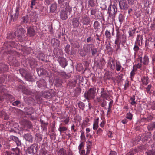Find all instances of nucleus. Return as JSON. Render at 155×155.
Masks as SVG:
<instances>
[{
  "label": "nucleus",
  "mask_w": 155,
  "mask_h": 155,
  "mask_svg": "<svg viewBox=\"0 0 155 155\" xmlns=\"http://www.w3.org/2000/svg\"><path fill=\"white\" fill-rule=\"evenodd\" d=\"M123 74L122 73L120 74L118 76H117V78L118 79V81H120L123 78Z\"/></svg>",
  "instance_id": "338daca9"
},
{
  "label": "nucleus",
  "mask_w": 155,
  "mask_h": 155,
  "mask_svg": "<svg viewBox=\"0 0 155 155\" xmlns=\"http://www.w3.org/2000/svg\"><path fill=\"white\" fill-rule=\"evenodd\" d=\"M45 70L43 68H37L36 71L38 75H43L44 74V72Z\"/></svg>",
  "instance_id": "8fccbe9b"
},
{
  "label": "nucleus",
  "mask_w": 155,
  "mask_h": 155,
  "mask_svg": "<svg viewBox=\"0 0 155 155\" xmlns=\"http://www.w3.org/2000/svg\"><path fill=\"white\" fill-rule=\"evenodd\" d=\"M62 80L59 78H57L55 80V85L57 87H60L62 85Z\"/></svg>",
  "instance_id": "37998d69"
},
{
  "label": "nucleus",
  "mask_w": 155,
  "mask_h": 155,
  "mask_svg": "<svg viewBox=\"0 0 155 155\" xmlns=\"http://www.w3.org/2000/svg\"><path fill=\"white\" fill-rule=\"evenodd\" d=\"M37 84L38 87L41 89H45L47 87V84L45 81L44 79L40 80L37 81Z\"/></svg>",
  "instance_id": "a211bd4d"
},
{
  "label": "nucleus",
  "mask_w": 155,
  "mask_h": 155,
  "mask_svg": "<svg viewBox=\"0 0 155 155\" xmlns=\"http://www.w3.org/2000/svg\"><path fill=\"white\" fill-rule=\"evenodd\" d=\"M57 75H61L66 78H67V77H68V76L66 74V73L63 71H61L60 72H58Z\"/></svg>",
  "instance_id": "864d4df0"
},
{
  "label": "nucleus",
  "mask_w": 155,
  "mask_h": 155,
  "mask_svg": "<svg viewBox=\"0 0 155 155\" xmlns=\"http://www.w3.org/2000/svg\"><path fill=\"white\" fill-rule=\"evenodd\" d=\"M143 84L145 85H147L149 82V78L147 77H143L141 78Z\"/></svg>",
  "instance_id": "79ce46f5"
},
{
  "label": "nucleus",
  "mask_w": 155,
  "mask_h": 155,
  "mask_svg": "<svg viewBox=\"0 0 155 155\" xmlns=\"http://www.w3.org/2000/svg\"><path fill=\"white\" fill-rule=\"evenodd\" d=\"M28 62L31 68H34L37 65L36 60L33 58H30L29 59Z\"/></svg>",
  "instance_id": "5701e85b"
},
{
  "label": "nucleus",
  "mask_w": 155,
  "mask_h": 155,
  "mask_svg": "<svg viewBox=\"0 0 155 155\" xmlns=\"http://www.w3.org/2000/svg\"><path fill=\"white\" fill-rule=\"evenodd\" d=\"M27 33L30 36H33L35 34V31L32 27H30L27 28Z\"/></svg>",
  "instance_id": "bb28decb"
},
{
  "label": "nucleus",
  "mask_w": 155,
  "mask_h": 155,
  "mask_svg": "<svg viewBox=\"0 0 155 155\" xmlns=\"http://www.w3.org/2000/svg\"><path fill=\"white\" fill-rule=\"evenodd\" d=\"M147 128L149 131H152L155 128V124L154 122L149 125L147 127Z\"/></svg>",
  "instance_id": "de8ad7c7"
},
{
  "label": "nucleus",
  "mask_w": 155,
  "mask_h": 155,
  "mask_svg": "<svg viewBox=\"0 0 155 155\" xmlns=\"http://www.w3.org/2000/svg\"><path fill=\"white\" fill-rule=\"evenodd\" d=\"M143 35L140 34L137 35L135 42V44L139 46H142L143 44Z\"/></svg>",
  "instance_id": "4468645a"
},
{
  "label": "nucleus",
  "mask_w": 155,
  "mask_h": 155,
  "mask_svg": "<svg viewBox=\"0 0 155 155\" xmlns=\"http://www.w3.org/2000/svg\"><path fill=\"white\" fill-rule=\"evenodd\" d=\"M135 96L134 95H133L130 97V100L131 101L130 103L132 105L134 106L136 105L137 104V103L135 101Z\"/></svg>",
  "instance_id": "49530a36"
},
{
  "label": "nucleus",
  "mask_w": 155,
  "mask_h": 155,
  "mask_svg": "<svg viewBox=\"0 0 155 155\" xmlns=\"http://www.w3.org/2000/svg\"><path fill=\"white\" fill-rule=\"evenodd\" d=\"M116 36L115 42H117L118 43H120L121 44L124 45L126 42V36L124 34H122L120 32L119 28H117L116 29Z\"/></svg>",
  "instance_id": "7ed1b4c3"
},
{
  "label": "nucleus",
  "mask_w": 155,
  "mask_h": 155,
  "mask_svg": "<svg viewBox=\"0 0 155 155\" xmlns=\"http://www.w3.org/2000/svg\"><path fill=\"white\" fill-rule=\"evenodd\" d=\"M70 43L71 45V49L73 51L75 48H78L80 47L79 43L75 40L71 39L70 40Z\"/></svg>",
  "instance_id": "f3484780"
},
{
  "label": "nucleus",
  "mask_w": 155,
  "mask_h": 155,
  "mask_svg": "<svg viewBox=\"0 0 155 155\" xmlns=\"http://www.w3.org/2000/svg\"><path fill=\"white\" fill-rule=\"evenodd\" d=\"M23 127L25 130H27L28 129H31L33 126L31 123L28 120L24 121L23 123Z\"/></svg>",
  "instance_id": "dca6fc26"
},
{
  "label": "nucleus",
  "mask_w": 155,
  "mask_h": 155,
  "mask_svg": "<svg viewBox=\"0 0 155 155\" xmlns=\"http://www.w3.org/2000/svg\"><path fill=\"white\" fill-rule=\"evenodd\" d=\"M23 137L28 141L32 143L33 141V137L30 134H25Z\"/></svg>",
  "instance_id": "a878e982"
},
{
  "label": "nucleus",
  "mask_w": 155,
  "mask_h": 155,
  "mask_svg": "<svg viewBox=\"0 0 155 155\" xmlns=\"http://www.w3.org/2000/svg\"><path fill=\"white\" fill-rule=\"evenodd\" d=\"M117 11V4L115 3H114L113 4H110L108 9L109 17L113 19H114Z\"/></svg>",
  "instance_id": "39448f33"
},
{
  "label": "nucleus",
  "mask_w": 155,
  "mask_h": 155,
  "mask_svg": "<svg viewBox=\"0 0 155 155\" xmlns=\"http://www.w3.org/2000/svg\"><path fill=\"white\" fill-rule=\"evenodd\" d=\"M5 89L1 90V93H0V101H3L5 100L9 101L11 102L15 100V98L12 95L8 94H5L4 91Z\"/></svg>",
  "instance_id": "423d86ee"
},
{
  "label": "nucleus",
  "mask_w": 155,
  "mask_h": 155,
  "mask_svg": "<svg viewBox=\"0 0 155 155\" xmlns=\"http://www.w3.org/2000/svg\"><path fill=\"white\" fill-rule=\"evenodd\" d=\"M132 115L130 112H129L127 113L126 115V118L127 119L131 120L132 118Z\"/></svg>",
  "instance_id": "774afa93"
},
{
  "label": "nucleus",
  "mask_w": 155,
  "mask_h": 155,
  "mask_svg": "<svg viewBox=\"0 0 155 155\" xmlns=\"http://www.w3.org/2000/svg\"><path fill=\"white\" fill-rule=\"evenodd\" d=\"M78 105L79 107L82 110H84L85 107V104L81 101H79L78 103Z\"/></svg>",
  "instance_id": "603ef678"
},
{
  "label": "nucleus",
  "mask_w": 155,
  "mask_h": 155,
  "mask_svg": "<svg viewBox=\"0 0 155 155\" xmlns=\"http://www.w3.org/2000/svg\"><path fill=\"white\" fill-rule=\"evenodd\" d=\"M57 4L56 3H53L51 4L50 7V12L51 13L55 12L57 10Z\"/></svg>",
  "instance_id": "7c9ffc66"
},
{
  "label": "nucleus",
  "mask_w": 155,
  "mask_h": 155,
  "mask_svg": "<svg viewBox=\"0 0 155 155\" xmlns=\"http://www.w3.org/2000/svg\"><path fill=\"white\" fill-rule=\"evenodd\" d=\"M80 17H77L74 18L72 21V25L74 27H78L80 24Z\"/></svg>",
  "instance_id": "b1692460"
},
{
  "label": "nucleus",
  "mask_w": 155,
  "mask_h": 155,
  "mask_svg": "<svg viewBox=\"0 0 155 155\" xmlns=\"http://www.w3.org/2000/svg\"><path fill=\"white\" fill-rule=\"evenodd\" d=\"M101 95L103 98L106 99H107L109 96L107 92L104 91V89H102L101 91Z\"/></svg>",
  "instance_id": "c9c22d12"
},
{
  "label": "nucleus",
  "mask_w": 155,
  "mask_h": 155,
  "mask_svg": "<svg viewBox=\"0 0 155 155\" xmlns=\"http://www.w3.org/2000/svg\"><path fill=\"white\" fill-rule=\"evenodd\" d=\"M115 44L117 45L116 46V51L117 52L118 51H120L121 50L120 43H118L117 42H115Z\"/></svg>",
  "instance_id": "e2e57ef3"
},
{
  "label": "nucleus",
  "mask_w": 155,
  "mask_h": 155,
  "mask_svg": "<svg viewBox=\"0 0 155 155\" xmlns=\"http://www.w3.org/2000/svg\"><path fill=\"white\" fill-rule=\"evenodd\" d=\"M4 45L7 47V48H9L10 47L16 48L17 49L23 52V54L24 55L29 53V51L30 49L29 48H27L21 45L20 48L18 45V43L13 41H11L9 42H5L4 43Z\"/></svg>",
  "instance_id": "f257e3e1"
},
{
  "label": "nucleus",
  "mask_w": 155,
  "mask_h": 155,
  "mask_svg": "<svg viewBox=\"0 0 155 155\" xmlns=\"http://www.w3.org/2000/svg\"><path fill=\"white\" fill-rule=\"evenodd\" d=\"M113 101L112 100L110 102L109 104V106L108 108V110L107 112V115L108 114H109L111 112V108L112 107V104L113 103Z\"/></svg>",
  "instance_id": "5fc2aeb1"
},
{
  "label": "nucleus",
  "mask_w": 155,
  "mask_h": 155,
  "mask_svg": "<svg viewBox=\"0 0 155 155\" xmlns=\"http://www.w3.org/2000/svg\"><path fill=\"white\" fill-rule=\"evenodd\" d=\"M70 46L69 44H67L65 47V51H66V52L68 54H74L75 53V51L74 52V51H73L72 50V52L71 53L70 52L69 48H70Z\"/></svg>",
  "instance_id": "4c0bfd02"
},
{
  "label": "nucleus",
  "mask_w": 155,
  "mask_h": 155,
  "mask_svg": "<svg viewBox=\"0 0 155 155\" xmlns=\"http://www.w3.org/2000/svg\"><path fill=\"white\" fill-rule=\"evenodd\" d=\"M76 82L75 80L70 81L67 84L68 86L70 88L74 87L75 86Z\"/></svg>",
  "instance_id": "58836bf2"
},
{
  "label": "nucleus",
  "mask_w": 155,
  "mask_h": 155,
  "mask_svg": "<svg viewBox=\"0 0 155 155\" xmlns=\"http://www.w3.org/2000/svg\"><path fill=\"white\" fill-rule=\"evenodd\" d=\"M90 151V146H87V147L86 152L85 153V150L84 149L79 150V152L80 155H88Z\"/></svg>",
  "instance_id": "412c9836"
},
{
  "label": "nucleus",
  "mask_w": 155,
  "mask_h": 155,
  "mask_svg": "<svg viewBox=\"0 0 155 155\" xmlns=\"http://www.w3.org/2000/svg\"><path fill=\"white\" fill-rule=\"evenodd\" d=\"M100 26V24L97 21H95L94 24V28L95 29H97Z\"/></svg>",
  "instance_id": "6e6d98bb"
},
{
  "label": "nucleus",
  "mask_w": 155,
  "mask_h": 155,
  "mask_svg": "<svg viewBox=\"0 0 155 155\" xmlns=\"http://www.w3.org/2000/svg\"><path fill=\"white\" fill-rule=\"evenodd\" d=\"M26 32V31L25 29L21 26H19L14 34L15 36L18 37L19 41L23 42L25 40V36L24 34Z\"/></svg>",
  "instance_id": "20e7f679"
},
{
  "label": "nucleus",
  "mask_w": 155,
  "mask_h": 155,
  "mask_svg": "<svg viewBox=\"0 0 155 155\" xmlns=\"http://www.w3.org/2000/svg\"><path fill=\"white\" fill-rule=\"evenodd\" d=\"M51 42L53 44V46L55 48L58 47L60 45V41L59 40L55 38H53L51 40Z\"/></svg>",
  "instance_id": "473e14b6"
},
{
  "label": "nucleus",
  "mask_w": 155,
  "mask_h": 155,
  "mask_svg": "<svg viewBox=\"0 0 155 155\" xmlns=\"http://www.w3.org/2000/svg\"><path fill=\"white\" fill-rule=\"evenodd\" d=\"M11 150L15 153V155H19L20 154V150L18 147H16L15 148H12Z\"/></svg>",
  "instance_id": "09e8293b"
},
{
  "label": "nucleus",
  "mask_w": 155,
  "mask_h": 155,
  "mask_svg": "<svg viewBox=\"0 0 155 155\" xmlns=\"http://www.w3.org/2000/svg\"><path fill=\"white\" fill-rule=\"evenodd\" d=\"M105 35L107 38L110 39L111 37V33L107 30L105 31Z\"/></svg>",
  "instance_id": "13d9d810"
},
{
  "label": "nucleus",
  "mask_w": 155,
  "mask_h": 155,
  "mask_svg": "<svg viewBox=\"0 0 155 155\" xmlns=\"http://www.w3.org/2000/svg\"><path fill=\"white\" fill-rule=\"evenodd\" d=\"M149 62V58L148 57L145 55L143 58V64L144 65H148Z\"/></svg>",
  "instance_id": "c03bdc74"
},
{
  "label": "nucleus",
  "mask_w": 155,
  "mask_h": 155,
  "mask_svg": "<svg viewBox=\"0 0 155 155\" xmlns=\"http://www.w3.org/2000/svg\"><path fill=\"white\" fill-rule=\"evenodd\" d=\"M152 134L151 132H149L146 134L145 136L143 138V140L147 141L148 140H151V137Z\"/></svg>",
  "instance_id": "a18cd8bd"
},
{
  "label": "nucleus",
  "mask_w": 155,
  "mask_h": 155,
  "mask_svg": "<svg viewBox=\"0 0 155 155\" xmlns=\"http://www.w3.org/2000/svg\"><path fill=\"white\" fill-rule=\"evenodd\" d=\"M106 50L107 51L108 53H111L112 51V48L111 47V45L108 43L106 45Z\"/></svg>",
  "instance_id": "3c124183"
},
{
  "label": "nucleus",
  "mask_w": 155,
  "mask_h": 155,
  "mask_svg": "<svg viewBox=\"0 0 155 155\" xmlns=\"http://www.w3.org/2000/svg\"><path fill=\"white\" fill-rule=\"evenodd\" d=\"M93 45V44H88L84 45L83 47L84 51L87 54L90 53L91 47Z\"/></svg>",
  "instance_id": "aec40b11"
},
{
  "label": "nucleus",
  "mask_w": 155,
  "mask_h": 155,
  "mask_svg": "<svg viewBox=\"0 0 155 155\" xmlns=\"http://www.w3.org/2000/svg\"><path fill=\"white\" fill-rule=\"evenodd\" d=\"M94 63L98 68L101 69L105 66L106 62L104 59L102 58L99 61H95Z\"/></svg>",
  "instance_id": "9b49d317"
},
{
  "label": "nucleus",
  "mask_w": 155,
  "mask_h": 155,
  "mask_svg": "<svg viewBox=\"0 0 155 155\" xmlns=\"http://www.w3.org/2000/svg\"><path fill=\"white\" fill-rule=\"evenodd\" d=\"M116 61L114 58L110 57L107 64L108 68H110L112 70H114L115 69Z\"/></svg>",
  "instance_id": "f8f14e48"
},
{
  "label": "nucleus",
  "mask_w": 155,
  "mask_h": 155,
  "mask_svg": "<svg viewBox=\"0 0 155 155\" xmlns=\"http://www.w3.org/2000/svg\"><path fill=\"white\" fill-rule=\"evenodd\" d=\"M29 17L31 20H33L34 19L37 18V16L35 12H31L29 13Z\"/></svg>",
  "instance_id": "a19ab883"
},
{
  "label": "nucleus",
  "mask_w": 155,
  "mask_h": 155,
  "mask_svg": "<svg viewBox=\"0 0 155 155\" xmlns=\"http://www.w3.org/2000/svg\"><path fill=\"white\" fill-rule=\"evenodd\" d=\"M72 11L71 8L69 6H66L65 9L60 12V18L62 20H66L68 17V15L70 14Z\"/></svg>",
  "instance_id": "0eeeda50"
},
{
  "label": "nucleus",
  "mask_w": 155,
  "mask_h": 155,
  "mask_svg": "<svg viewBox=\"0 0 155 155\" xmlns=\"http://www.w3.org/2000/svg\"><path fill=\"white\" fill-rule=\"evenodd\" d=\"M119 7L120 9L126 10L128 8L129 6L126 0H121L119 2Z\"/></svg>",
  "instance_id": "ddd939ff"
},
{
  "label": "nucleus",
  "mask_w": 155,
  "mask_h": 155,
  "mask_svg": "<svg viewBox=\"0 0 155 155\" xmlns=\"http://www.w3.org/2000/svg\"><path fill=\"white\" fill-rule=\"evenodd\" d=\"M48 93L50 95V96H51V97H52L55 96L56 94L54 91L52 89L49 90L48 92Z\"/></svg>",
  "instance_id": "bf43d9fd"
},
{
  "label": "nucleus",
  "mask_w": 155,
  "mask_h": 155,
  "mask_svg": "<svg viewBox=\"0 0 155 155\" xmlns=\"http://www.w3.org/2000/svg\"><path fill=\"white\" fill-rule=\"evenodd\" d=\"M0 117L7 120L8 118L9 117L4 110H0Z\"/></svg>",
  "instance_id": "cd10ccee"
},
{
  "label": "nucleus",
  "mask_w": 155,
  "mask_h": 155,
  "mask_svg": "<svg viewBox=\"0 0 155 155\" xmlns=\"http://www.w3.org/2000/svg\"><path fill=\"white\" fill-rule=\"evenodd\" d=\"M83 25H88L90 22V20L89 17L86 15L83 16L81 20Z\"/></svg>",
  "instance_id": "2eb2a0df"
},
{
  "label": "nucleus",
  "mask_w": 155,
  "mask_h": 155,
  "mask_svg": "<svg viewBox=\"0 0 155 155\" xmlns=\"http://www.w3.org/2000/svg\"><path fill=\"white\" fill-rule=\"evenodd\" d=\"M121 68H123L120 63L116 61V65L115 66V69L116 71H119L121 70Z\"/></svg>",
  "instance_id": "e433bc0d"
},
{
  "label": "nucleus",
  "mask_w": 155,
  "mask_h": 155,
  "mask_svg": "<svg viewBox=\"0 0 155 155\" xmlns=\"http://www.w3.org/2000/svg\"><path fill=\"white\" fill-rule=\"evenodd\" d=\"M96 89L95 87L90 88L87 92H85L84 96L85 98L89 100L91 99H93L95 96Z\"/></svg>",
  "instance_id": "6e6552de"
},
{
  "label": "nucleus",
  "mask_w": 155,
  "mask_h": 155,
  "mask_svg": "<svg viewBox=\"0 0 155 155\" xmlns=\"http://www.w3.org/2000/svg\"><path fill=\"white\" fill-rule=\"evenodd\" d=\"M91 52L92 56H94L97 53V48L95 47L94 45L91 47Z\"/></svg>",
  "instance_id": "ea45409f"
},
{
  "label": "nucleus",
  "mask_w": 155,
  "mask_h": 155,
  "mask_svg": "<svg viewBox=\"0 0 155 155\" xmlns=\"http://www.w3.org/2000/svg\"><path fill=\"white\" fill-rule=\"evenodd\" d=\"M136 30V28H130L129 31L128 32L129 37H131L132 38L134 37Z\"/></svg>",
  "instance_id": "c85d7f7f"
},
{
  "label": "nucleus",
  "mask_w": 155,
  "mask_h": 155,
  "mask_svg": "<svg viewBox=\"0 0 155 155\" xmlns=\"http://www.w3.org/2000/svg\"><path fill=\"white\" fill-rule=\"evenodd\" d=\"M146 153L147 155H155V151L154 150H149Z\"/></svg>",
  "instance_id": "0e129e2a"
},
{
  "label": "nucleus",
  "mask_w": 155,
  "mask_h": 155,
  "mask_svg": "<svg viewBox=\"0 0 155 155\" xmlns=\"http://www.w3.org/2000/svg\"><path fill=\"white\" fill-rule=\"evenodd\" d=\"M141 63L138 62L137 64H135L134 66H135V67L137 69H139L141 70H142L143 68L142 67Z\"/></svg>",
  "instance_id": "69168bd1"
},
{
  "label": "nucleus",
  "mask_w": 155,
  "mask_h": 155,
  "mask_svg": "<svg viewBox=\"0 0 155 155\" xmlns=\"http://www.w3.org/2000/svg\"><path fill=\"white\" fill-rule=\"evenodd\" d=\"M25 114L28 115H31L34 112V109L33 108L31 107H25Z\"/></svg>",
  "instance_id": "393cba45"
},
{
  "label": "nucleus",
  "mask_w": 155,
  "mask_h": 155,
  "mask_svg": "<svg viewBox=\"0 0 155 155\" xmlns=\"http://www.w3.org/2000/svg\"><path fill=\"white\" fill-rule=\"evenodd\" d=\"M7 75H3L0 78V84H2L5 81V80L6 78Z\"/></svg>",
  "instance_id": "052dcab7"
},
{
  "label": "nucleus",
  "mask_w": 155,
  "mask_h": 155,
  "mask_svg": "<svg viewBox=\"0 0 155 155\" xmlns=\"http://www.w3.org/2000/svg\"><path fill=\"white\" fill-rule=\"evenodd\" d=\"M67 130V128L64 126L60 127L58 129V130L61 133L62 132L65 131Z\"/></svg>",
  "instance_id": "680f3d73"
},
{
  "label": "nucleus",
  "mask_w": 155,
  "mask_h": 155,
  "mask_svg": "<svg viewBox=\"0 0 155 155\" xmlns=\"http://www.w3.org/2000/svg\"><path fill=\"white\" fill-rule=\"evenodd\" d=\"M18 53L15 51L11 49L8 50L7 52V54L9 58L11 57V56H15Z\"/></svg>",
  "instance_id": "f704fd0d"
},
{
  "label": "nucleus",
  "mask_w": 155,
  "mask_h": 155,
  "mask_svg": "<svg viewBox=\"0 0 155 155\" xmlns=\"http://www.w3.org/2000/svg\"><path fill=\"white\" fill-rule=\"evenodd\" d=\"M48 55L44 54L42 53H40L38 55V58L40 60L45 62H49L48 60H47Z\"/></svg>",
  "instance_id": "6ab92c4d"
},
{
  "label": "nucleus",
  "mask_w": 155,
  "mask_h": 155,
  "mask_svg": "<svg viewBox=\"0 0 155 155\" xmlns=\"http://www.w3.org/2000/svg\"><path fill=\"white\" fill-rule=\"evenodd\" d=\"M19 71L21 75L24 77L25 79L29 81H32L33 79V77L27 70L23 68H21L19 69Z\"/></svg>",
  "instance_id": "1a4fd4ad"
},
{
  "label": "nucleus",
  "mask_w": 155,
  "mask_h": 155,
  "mask_svg": "<svg viewBox=\"0 0 155 155\" xmlns=\"http://www.w3.org/2000/svg\"><path fill=\"white\" fill-rule=\"evenodd\" d=\"M99 120V118L97 117L94 120L93 124V129L94 130H97L99 127L98 123Z\"/></svg>",
  "instance_id": "c756f323"
},
{
  "label": "nucleus",
  "mask_w": 155,
  "mask_h": 155,
  "mask_svg": "<svg viewBox=\"0 0 155 155\" xmlns=\"http://www.w3.org/2000/svg\"><path fill=\"white\" fill-rule=\"evenodd\" d=\"M39 147L37 144L34 143L28 148L27 152L29 154H34L37 152Z\"/></svg>",
  "instance_id": "9d476101"
},
{
  "label": "nucleus",
  "mask_w": 155,
  "mask_h": 155,
  "mask_svg": "<svg viewBox=\"0 0 155 155\" xmlns=\"http://www.w3.org/2000/svg\"><path fill=\"white\" fill-rule=\"evenodd\" d=\"M8 67L4 63H0V73H3L8 70Z\"/></svg>",
  "instance_id": "4be33fe9"
},
{
  "label": "nucleus",
  "mask_w": 155,
  "mask_h": 155,
  "mask_svg": "<svg viewBox=\"0 0 155 155\" xmlns=\"http://www.w3.org/2000/svg\"><path fill=\"white\" fill-rule=\"evenodd\" d=\"M53 52L55 56L58 58L57 61L60 65L63 68H65L67 65V62L65 58L61 56L63 54L61 50H59L58 48H55Z\"/></svg>",
  "instance_id": "f03ea898"
},
{
  "label": "nucleus",
  "mask_w": 155,
  "mask_h": 155,
  "mask_svg": "<svg viewBox=\"0 0 155 155\" xmlns=\"http://www.w3.org/2000/svg\"><path fill=\"white\" fill-rule=\"evenodd\" d=\"M19 6H17L16 8L15 13L14 15V21H15L17 19L19 15Z\"/></svg>",
  "instance_id": "72a5a7b5"
},
{
  "label": "nucleus",
  "mask_w": 155,
  "mask_h": 155,
  "mask_svg": "<svg viewBox=\"0 0 155 155\" xmlns=\"http://www.w3.org/2000/svg\"><path fill=\"white\" fill-rule=\"evenodd\" d=\"M58 155H65L66 151L64 148H61L57 151Z\"/></svg>",
  "instance_id": "2f4dec72"
},
{
  "label": "nucleus",
  "mask_w": 155,
  "mask_h": 155,
  "mask_svg": "<svg viewBox=\"0 0 155 155\" xmlns=\"http://www.w3.org/2000/svg\"><path fill=\"white\" fill-rule=\"evenodd\" d=\"M21 22L24 23H27L28 21V17L27 15L23 17L22 18Z\"/></svg>",
  "instance_id": "4d7b16f0"
}]
</instances>
